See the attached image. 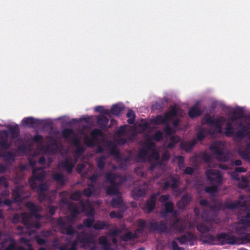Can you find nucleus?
<instances>
[{
  "label": "nucleus",
  "instance_id": "23",
  "mask_svg": "<svg viewBox=\"0 0 250 250\" xmlns=\"http://www.w3.org/2000/svg\"><path fill=\"white\" fill-rule=\"evenodd\" d=\"M22 192V188L19 187L15 188L13 190V196L15 202H19L22 200L23 198Z\"/></svg>",
  "mask_w": 250,
  "mask_h": 250
},
{
  "label": "nucleus",
  "instance_id": "15",
  "mask_svg": "<svg viewBox=\"0 0 250 250\" xmlns=\"http://www.w3.org/2000/svg\"><path fill=\"white\" fill-rule=\"evenodd\" d=\"M208 216L209 214L206 211H204L201 216L203 223L197 226L198 230L202 233L208 232L211 227L213 219Z\"/></svg>",
  "mask_w": 250,
  "mask_h": 250
},
{
  "label": "nucleus",
  "instance_id": "55",
  "mask_svg": "<svg viewBox=\"0 0 250 250\" xmlns=\"http://www.w3.org/2000/svg\"><path fill=\"white\" fill-rule=\"evenodd\" d=\"M184 224H183V223H181V226L180 227H177V229H178V230L179 231H182L183 230H184Z\"/></svg>",
  "mask_w": 250,
  "mask_h": 250
},
{
  "label": "nucleus",
  "instance_id": "35",
  "mask_svg": "<svg viewBox=\"0 0 250 250\" xmlns=\"http://www.w3.org/2000/svg\"><path fill=\"white\" fill-rule=\"evenodd\" d=\"M126 115L128 118V123L130 124L133 123L135 118L134 112L132 110H129Z\"/></svg>",
  "mask_w": 250,
  "mask_h": 250
},
{
  "label": "nucleus",
  "instance_id": "50",
  "mask_svg": "<svg viewBox=\"0 0 250 250\" xmlns=\"http://www.w3.org/2000/svg\"><path fill=\"white\" fill-rule=\"evenodd\" d=\"M241 181L243 182V185L241 186L242 188H244L248 185V181L245 177H242L241 178Z\"/></svg>",
  "mask_w": 250,
  "mask_h": 250
},
{
  "label": "nucleus",
  "instance_id": "59",
  "mask_svg": "<svg viewBox=\"0 0 250 250\" xmlns=\"http://www.w3.org/2000/svg\"><path fill=\"white\" fill-rule=\"evenodd\" d=\"M11 202L10 200H5L4 201V204L5 205H10L11 204Z\"/></svg>",
  "mask_w": 250,
  "mask_h": 250
},
{
  "label": "nucleus",
  "instance_id": "62",
  "mask_svg": "<svg viewBox=\"0 0 250 250\" xmlns=\"http://www.w3.org/2000/svg\"><path fill=\"white\" fill-rule=\"evenodd\" d=\"M3 217L2 213L1 210H0V218Z\"/></svg>",
  "mask_w": 250,
  "mask_h": 250
},
{
  "label": "nucleus",
  "instance_id": "51",
  "mask_svg": "<svg viewBox=\"0 0 250 250\" xmlns=\"http://www.w3.org/2000/svg\"><path fill=\"white\" fill-rule=\"evenodd\" d=\"M193 171V168L190 167H187L185 169H184V173L188 174H191Z\"/></svg>",
  "mask_w": 250,
  "mask_h": 250
},
{
  "label": "nucleus",
  "instance_id": "31",
  "mask_svg": "<svg viewBox=\"0 0 250 250\" xmlns=\"http://www.w3.org/2000/svg\"><path fill=\"white\" fill-rule=\"evenodd\" d=\"M246 171V169L243 167H236L234 171L229 172L231 177L234 179H238V172H243Z\"/></svg>",
  "mask_w": 250,
  "mask_h": 250
},
{
  "label": "nucleus",
  "instance_id": "30",
  "mask_svg": "<svg viewBox=\"0 0 250 250\" xmlns=\"http://www.w3.org/2000/svg\"><path fill=\"white\" fill-rule=\"evenodd\" d=\"M191 199L190 196L185 195L180 201L178 204V206L180 208H184L189 203Z\"/></svg>",
  "mask_w": 250,
  "mask_h": 250
},
{
  "label": "nucleus",
  "instance_id": "47",
  "mask_svg": "<svg viewBox=\"0 0 250 250\" xmlns=\"http://www.w3.org/2000/svg\"><path fill=\"white\" fill-rule=\"evenodd\" d=\"M215 238L214 236L208 234L207 236L206 241L210 243H214Z\"/></svg>",
  "mask_w": 250,
  "mask_h": 250
},
{
  "label": "nucleus",
  "instance_id": "39",
  "mask_svg": "<svg viewBox=\"0 0 250 250\" xmlns=\"http://www.w3.org/2000/svg\"><path fill=\"white\" fill-rule=\"evenodd\" d=\"M201 156L205 161H206V162L210 163L209 166V167H210L212 165L211 163H212L211 157L206 153H204L203 154H202Z\"/></svg>",
  "mask_w": 250,
  "mask_h": 250
},
{
  "label": "nucleus",
  "instance_id": "42",
  "mask_svg": "<svg viewBox=\"0 0 250 250\" xmlns=\"http://www.w3.org/2000/svg\"><path fill=\"white\" fill-rule=\"evenodd\" d=\"M105 160V158L104 156L101 157L98 159L97 165L99 168H102L104 167Z\"/></svg>",
  "mask_w": 250,
  "mask_h": 250
},
{
  "label": "nucleus",
  "instance_id": "17",
  "mask_svg": "<svg viewBox=\"0 0 250 250\" xmlns=\"http://www.w3.org/2000/svg\"><path fill=\"white\" fill-rule=\"evenodd\" d=\"M94 222L93 218H88L84 221L83 224L87 228H90L93 225V228L95 229H103L108 227V224L106 222L99 221L95 223Z\"/></svg>",
  "mask_w": 250,
  "mask_h": 250
},
{
  "label": "nucleus",
  "instance_id": "27",
  "mask_svg": "<svg viewBox=\"0 0 250 250\" xmlns=\"http://www.w3.org/2000/svg\"><path fill=\"white\" fill-rule=\"evenodd\" d=\"M201 113L198 107V103L193 106L188 111V115L190 118H194L198 116Z\"/></svg>",
  "mask_w": 250,
  "mask_h": 250
},
{
  "label": "nucleus",
  "instance_id": "21",
  "mask_svg": "<svg viewBox=\"0 0 250 250\" xmlns=\"http://www.w3.org/2000/svg\"><path fill=\"white\" fill-rule=\"evenodd\" d=\"M157 195H153L147 200L146 205L142 208L146 211L149 212L152 211L155 206Z\"/></svg>",
  "mask_w": 250,
  "mask_h": 250
},
{
  "label": "nucleus",
  "instance_id": "64",
  "mask_svg": "<svg viewBox=\"0 0 250 250\" xmlns=\"http://www.w3.org/2000/svg\"><path fill=\"white\" fill-rule=\"evenodd\" d=\"M249 201L250 202V197H249Z\"/></svg>",
  "mask_w": 250,
  "mask_h": 250
},
{
  "label": "nucleus",
  "instance_id": "49",
  "mask_svg": "<svg viewBox=\"0 0 250 250\" xmlns=\"http://www.w3.org/2000/svg\"><path fill=\"white\" fill-rule=\"evenodd\" d=\"M165 131L168 136L171 135L174 132L173 130H172L169 126H167Z\"/></svg>",
  "mask_w": 250,
  "mask_h": 250
},
{
  "label": "nucleus",
  "instance_id": "4",
  "mask_svg": "<svg viewBox=\"0 0 250 250\" xmlns=\"http://www.w3.org/2000/svg\"><path fill=\"white\" fill-rule=\"evenodd\" d=\"M162 138V133L158 131L154 134L150 133L145 136V141L142 144L138 153L139 160L148 161L151 163L152 170L162 167V162L159 159L158 151L156 149L154 141H159Z\"/></svg>",
  "mask_w": 250,
  "mask_h": 250
},
{
  "label": "nucleus",
  "instance_id": "2",
  "mask_svg": "<svg viewBox=\"0 0 250 250\" xmlns=\"http://www.w3.org/2000/svg\"><path fill=\"white\" fill-rule=\"evenodd\" d=\"M70 216L65 219L60 218L57 223L62 233L66 235L54 239L52 245L54 249L59 250H77L78 245L87 248L90 244L94 243L95 236L87 233L83 225L78 227V232L74 230L71 225L76 220L78 214L83 211L88 216H93L94 214L92 205L88 202L85 204L81 202L79 205L71 204L68 206Z\"/></svg>",
  "mask_w": 250,
  "mask_h": 250
},
{
  "label": "nucleus",
  "instance_id": "28",
  "mask_svg": "<svg viewBox=\"0 0 250 250\" xmlns=\"http://www.w3.org/2000/svg\"><path fill=\"white\" fill-rule=\"evenodd\" d=\"M146 190V185L145 184L142 188H135L132 192V196L134 198L142 196L144 194Z\"/></svg>",
  "mask_w": 250,
  "mask_h": 250
},
{
  "label": "nucleus",
  "instance_id": "37",
  "mask_svg": "<svg viewBox=\"0 0 250 250\" xmlns=\"http://www.w3.org/2000/svg\"><path fill=\"white\" fill-rule=\"evenodd\" d=\"M54 179L60 184H62L64 182V178L62 175L61 173H55L53 175Z\"/></svg>",
  "mask_w": 250,
  "mask_h": 250
},
{
  "label": "nucleus",
  "instance_id": "60",
  "mask_svg": "<svg viewBox=\"0 0 250 250\" xmlns=\"http://www.w3.org/2000/svg\"><path fill=\"white\" fill-rule=\"evenodd\" d=\"M5 168L4 167L0 165V172H2L4 170Z\"/></svg>",
  "mask_w": 250,
  "mask_h": 250
},
{
  "label": "nucleus",
  "instance_id": "14",
  "mask_svg": "<svg viewBox=\"0 0 250 250\" xmlns=\"http://www.w3.org/2000/svg\"><path fill=\"white\" fill-rule=\"evenodd\" d=\"M224 144L220 142L213 143L210 149L213 157L220 161H226L228 159L227 155L224 152Z\"/></svg>",
  "mask_w": 250,
  "mask_h": 250
},
{
  "label": "nucleus",
  "instance_id": "48",
  "mask_svg": "<svg viewBox=\"0 0 250 250\" xmlns=\"http://www.w3.org/2000/svg\"><path fill=\"white\" fill-rule=\"evenodd\" d=\"M84 167L85 165L84 164L78 165L76 167V170L78 172L81 173L84 169Z\"/></svg>",
  "mask_w": 250,
  "mask_h": 250
},
{
  "label": "nucleus",
  "instance_id": "10",
  "mask_svg": "<svg viewBox=\"0 0 250 250\" xmlns=\"http://www.w3.org/2000/svg\"><path fill=\"white\" fill-rule=\"evenodd\" d=\"M26 206L30 210L31 214L26 213L22 214L21 219L23 223L27 227L39 228L40 226V223L38 221L40 216L37 212L39 211L41 208L35 206L31 202L27 203Z\"/></svg>",
  "mask_w": 250,
  "mask_h": 250
},
{
  "label": "nucleus",
  "instance_id": "13",
  "mask_svg": "<svg viewBox=\"0 0 250 250\" xmlns=\"http://www.w3.org/2000/svg\"><path fill=\"white\" fill-rule=\"evenodd\" d=\"M137 226L138 228L135 233L130 231L127 232L122 237V239L126 241L139 236V233L145 228L148 227L150 229H157V223L154 221H151L148 223H146L144 220H139L137 222Z\"/></svg>",
  "mask_w": 250,
  "mask_h": 250
},
{
  "label": "nucleus",
  "instance_id": "26",
  "mask_svg": "<svg viewBox=\"0 0 250 250\" xmlns=\"http://www.w3.org/2000/svg\"><path fill=\"white\" fill-rule=\"evenodd\" d=\"M38 122V120L35 119L32 117H28L24 118L21 121V124L24 126L32 127L35 124H37Z\"/></svg>",
  "mask_w": 250,
  "mask_h": 250
},
{
  "label": "nucleus",
  "instance_id": "16",
  "mask_svg": "<svg viewBox=\"0 0 250 250\" xmlns=\"http://www.w3.org/2000/svg\"><path fill=\"white\" fill-rule=\"evenodd\" d=\"M206 175L208 180L213 184L219 185L222 181V176L219 172L211 168L206 171Z\"/></svg>",
  "mask_w": 250,
  "mask_h": 250
},
{
  "label": "nucleus",
  "instance_id": "6",
  "mask_svg": "<svg viewBox=\"0 0 250 250\" xmlns=\"http://www.w3.org/2000/svg\"><path fill=\"white\" fill-rule=\"evenodd\" d=\"M226 122V119L223 117L214 118L209 115H206L203 120V124H207L210 129L209 130L204 129H201L197 133V139L193 140L191 142H182L181 143V147L186 151H189L196 143L197 140L201 141L207 134L214 136L216 134L221 133L223 125Z\"/></svg>",
  "mask_w": 250,
  "mask_h": 250
},
{
  "label": "nucleus",
  "instance_id": "19",
  "mask_svg": "<svg viewBox=\"0 0 250 250\" xmlns=\"http://www.w3.org/2000/svg\"><path fill=\"white\" fill-rule=\"evenodd\" d=\"M200 205L204 207V209H209V214L213 213L216 211L221 208L222 204L219 201H215L212 205H209L206 200H202L200 202Z\"/></svg>",
  "mask_w": 250,
  "mask_h": 250
},
{
  "label": "nucleus",
  "instance_id": "22",
  "mask_svg": "<svg viewBox=\"0 0 250 250\" xmlns=\"http://www.w3.org/2000/svg\"><path fill=\"white\" fill-rule=\"evenodd\" d=\"M169 198V196L167 195H163L160 198V201L162 203H165V208L167 212H172L173 208V205L171 202L167 201Z\"/></svg>",
  "mask_w": 250,
  "mask_h": 250
},
{
  "label": "nucleus",
  "instance_id": "41",
  "mask_svg": "<svg viewBox=\"0 0 250 250\" xmlns=\"http://www.w3.org/2000/svg\"><path fill=\"white\" fill-rule=\"evenodd\" d=\"M82 193L80 191H76L71 194V199L74 200H79L81 199Z\"/></svg>",
  "mask_w": 250,
  "mask_h": 250
},
{
  "label": "nucleus",
  "instance_id": "52",
  "mask_svg": "<svg viewBox=\"0 0 250 250\" xmlns=\"http://www.w3.org/2000/svg\"><path fill=\"white\" fill-rule=\"evenodd\" d=\"M20 219L21 217L18 214H15L13 216L12 222L14 223H16L20 220Z\"/></svg>",
  "mask_w": 250,
  "mask_h": 250
},
{
  "label": "nucleus",
  "instance_id": "45",
  "mask_svg": "<svg viewBox=\"0 0 250 250\" xmlns=\"http://www.w3.org/2000/svg\"><path fill=\"white\" fill-rule=\"evenodd\" d=\"M95 110L96 111H100L103 114L108 115L109 113V111L108 110H104L103 106H97L95 108Z\"/></svg>",
  "mask_w": 250,
  "mask_h": 250
},
{
  "label": "nucleus",
  "instance_id": "40",
  "mask_svg": "<svg viewBox=\"0 0 250 250\" xmlns=\"http://www.w3.org/2000/svg\"><path fill=\"white\" fill-rule=\"evenodd\" d=\"M217 191V188L216 186L208 187L206 188V192L212 195H214Z\"/></svg>",
  "mask_w": 250,
  "mask_h": 250
},
{
  "label": "nucleus",
  "instance_id": "44",
  "mask_svg": "<svg viewBox=\"0 0 250 250\" xmlns=\"http://www.w3.org/2000/svg\"><path fill=\"white\" fill-rule=\"evenodd\" d=\"M36 240L39 245H43L47 241V239L45 238H42L39 236L36 237Z\"/></svg>",
  "mask_w": 250,
  "mask_h": 250
},
{
  "label": "nucleus",
  "instance_id": "25",
  "mask_svg": "<svg viewBox=\"0 0 250 250\" xmlns=\"http://www.w3.org/2000/svg\"><path fill=\"white\" fill-rule=\"evenodd\" d=\"M194 235L191 233H188L184 234L180 238L177 239L179 240L180 243L184 244L188 242H190L195 239Z\"/></svg>",
  "mask_w": 250,
  "mask_h": 250
},
{
  "label": "nucleus",
  "instance_id": "61",
  "mask_svg": "<svg viewBox=\"0 0 250 250\" xmlns=\"http://www.w3.org/2000/svg\"><path fill=\"white\" fill-rule=\"evenodd\" d=\"M39 250H46V248L42 247V248H40Z\"/></svg>",
  "mask_w": 250,
  "mask_h": 250
},
{
  "label": "nucleus",
  "instance_id": "34",
  "mask_svg": "<svg viewBox=\"0 0 250 250\" xmlns=\"http://www.w3.org/2000/svg\"><path fill=\"white\" fill-rule=\"evenodd\" d=\"M10 131L12 133V137L14 138L19 134V128L17 125L10 126L9 127Z\"/></svg>",
  "mask_w": 250,
  "mask_h": 250
},
{
  "label": "nucleus",
  "instance_id": "12",
  "mask_svg": "<svg viewBox=\"0 0 250 250\" xmlns=\"http://www.w3.org/2000/svg\"><path fill=\"white\" fill-rule=\"evenodd\" d=\"M121 231L117 228L110 230L107 234V236H102L99 238V243L102 246L104 250H115L118 243L116 237L118 236Z\"/></svg>",
  "mask_w": 250,
  "mask_h": 250
},
{
  "label": "nucleus",
  "instance_id": "24",
  "mask_svg": "<svg viewBox=\"0 0 250 250\" xmlns=\"http://www.w3.org/2000/svg\"><path fill=\"white\" fill-rule=\"evenodd\" d=\"M8 133L6 131H0V146L2 148H7L9 145L7 142Z\"/></svg>",
  "mask_w": 250,
  "mask_h": 250
},
{
  "label": "nucleus",
  "instance_id": "56",
  "mask_svg": "<svg viewBox=\"0 0 250 250\" xmlns=\"http://www.w3.org/2000/svg\"><path fill=\"white\" fill-rule=\"evenodd\" d=\"M242 164V162L240 160H236L235 162H234V164L236 165V166H240Z\"/></svg>",
  "mask_w": 250,
  "mask_h": 250
},
{
  "label": "nucleus",
  "instance_id": "1",
  "mask_svg": "<svg viewBox=\"0 0 250 250\" xmlns=\"http://www.w3.org/2000/svg\"><path fill=\"white\" fill-rule=\"evenodd\" d=\"M148 123L145 120H141L135 125L134 130L132 133V136H129L127 133V127L123 126L119 128L114 136V142L111 143L105 142L103 140L102 132L100 129H96L93 130L88 136L84 133L81 135H76L71 129H65L62 132L63 137L69 141L76 147L75 152L74 154V162L71 157H67L62 162L59 167L63 169L70 173L77 161L78 158L82 155L84 151V147L80 145L81 140L83 139L84 143L89 146H97V152L99 153L104 150L111 155H114L118 160L120 159V153L115 146L123 145L127 142V140H131L136 133L142 132L145 130H148Z\"/></svg>",
  "mask_w": 250,
  "mask_h": 250
},
{
  "label": "nucleus",
  "instance_id": "5",
  "mask_svg": "<svg viewBox=\"0 0 250 250\" xmlns=\"http://www.w3.org/2000/svg\"><path fill=\"white\" fill-rule=\"evenodd\" d=\"M37 149L34 154L29 158L30 164L34 166L36 160H39V163L43 165L45 163L46 158L49 155L60 152L62 154V146L56 140L51 139L46 141V146H44V140L42 137L39 135H36L33 139Z\"/></svg>",
  "mask_w": 250,
  "mask_h": 250
},
{
  "label": "nucleus",
  "instance_id": "9",
  "mask_svg": "<svg viewBox=\"0 0 250 250\" xmlns=\"http://www.w3.org/2000/svg\"><path fill=\"white\" fill-rule=\"evenodd\" d=\"M45 176V173L42 168L33 169V176L29 179V182L32 188H37V191L39 193V198L40 201L47 199L48 197L45 195L44 191L48 188L47 184H41L37 187V183H39L42 179Z\"/></svg>",
  "mask_w": 250,
  "mask_h": 250
},
{
  "label": "nucleus",
  "instance_id": "58",
  "mask_svg": "<svg viewBox=\"0 0 250 250\" xmlns=\"http://www.w3.org/2000/svg\"><path fill=\"white\" fill-rule=\"evenodd\" d=\"M194 213L196 214L197 216H198L199 213V210L198 208H194Z\"/></svg>",
  "mask_w": 250,
  "mask_h": 250
},
{
  "label": "nucleus",
  "instance_id": "33",
  "mask_svg": "<svg viewBox=\"0 0 250 250\" xmlns=\"http://www.w3.org/2000/svg\"><path fill=\"white\" fill-rule=\"evenodd\" d=\"M170 142L167 145V148H171L174 146L175 144L180 141V138L177 136H173L170 138Z\"/></svg>",
  "mask_w": 250,
  "mask_h": 250
},
{
  "label": "nucleus",
  "instance_id": "46",
  "mask_svg": "<svg viewBox=\"0 0 250 250\" xmlns=\"http://www.w3.org/2000/svg\"><path fill=\"white\" fill-rule=\"evenodd\" d=\"M110 217L112 218H120L122 217V215L120 212H116L115 211H112L110 213Z\"/></svg>",
  "mask_w": 250,
  "mask_h": 250
},
{
  "label": "nucleus",
  "instance_id": "3",
  "mask_svg": "<svg viewBox=\"0 0 250 250\" xmlns=\"http://www.w3.org/2000/svg\"><path fill=\"white\" fill-rule=\"evenodd\" d=\"M225 208L233 209L241 207L245 210L246 215L242 217L240 222L232 226V232H235L239 237H237L231 233H222L218 234L217 240L221 245H240L250 240V234L244 233L246 229L250 226V209L243 196L240 197L239 200L235 202L228 201L225 203Z\"/></svg>",
  "mask_w": 250,
  "mask_h": 250
},
{
  "label": "nucleus",
  "instance_id": "20",
  "mask_svg": "<svg viewBox=\"0 0 250 250\" xmlns=\"http://www.w3.org/2000/svg\"><path fill=\"white\" fill-rule=\"evenodd\" d=\"M178 182L177 176H169L168 178L164 180L161 184L163 189H166L168 187L176 188Z\"/></svg>",
  "mask_w": 250,
  "mask_h": 250
},
{
  "label": "nucleus",
  "instance_id": "43",
  "mask_svg": "<svg viewBox=\"0 0 250 250\" xmlns=\"http://www.w3.org/2000/svg\"><path fill=\"white\" fill-rule=\"evenodd\" d=\"M168 245L172 247L173 250H184L183 248L178 247L177 243L175 241L169 242Z\"/></svg>",
  "mask_w": 250,
  "mask_h": 250
},
{
  "label": "nucleus",
  "instance_id": "57",
  "mask_svg": "<svg viewBox=\"0 0 250 250\" xmlns=\"http://www.w3.org/2000/svg\"><path fill=\"white\" fill-rule=\"evenodd\" d=\"M219 167L222 169H228V167H227V166L225 165V164H221L220 166H219Z\"/></svg>",
  "mask_w": 250,
  "mask_h": 250
},
{
  "label": "nucleus",
  "instance_id": "11",
  "mask_svg": "<svg viewBox=\"0 0 250 250\" xmlns=\"http://www.w3.org/2000/svg\"><path fill=\"white\" fill-rule=\"evenodd\" d=\"M0 250H33L29 240L21 238L20 244L10 236L7 238L0 244Z\"/></svg>",
  "mask_w": 250,
  "mask_h": 250
},
{
  "label": "nucleus",
  "instance_id": "7",
  "mask_svg": "<svg viewBox=\"0 0 250 250\" xmlns=\"http://www.w3.org/2000/svg\"><path fill=\"white\" fill-rule=\"evenodd\" d=\"M124 181V178L119 175L117 176L114 173H109L106 175V182L109 184L108 187H105L106 193L109 195L116 196V198L113 199L111 203V205L114 208H121L124 206L117 185Z\"/></svg>",
  "mask_w": 250,
  "mask_h": 250
},
{
  "label": "nucleus",
  "instance_id": "54",
  "mask_svg": "<svg viewBox=\"0 0 250 250\" xmlns=\"http://www.w3.org/2000/svg\"><path fill=\"white\" fill-rule=\"evenodd\" d=\"M55 210H56V208L54 207H53V206L50 207L49 209V213L51 215H52L54 214Z\"/></svg>",
  "mask_w": 250,
  "mask_h": 250
},
{
  "label": "nucleus",
  "instance_id": "36",
  "mask_svg": "<svg viewBox=\"0 0 250 250\" xmlns=\"http://www.w3.org/2000/svg\"><path fill=\"white\" fill-rule=\"evenodd\" d=\"M238 153L244 158H249L250 157V152L248 148L246 149L244 151L242 149H239L238 150Z\"/></svg>",
  "mask_w": 250,
  "mask_h": 250
},
{
  "label": "nucleus",
  "instance_id": "63",
  "mask_svg": "<svg viewBox=\"0 0 250 250\" xmlns=\"http://www.w3.org/2000/svg\"><path fill=\"white\" fill-rule=\"evenodd\" d=\"M48 162H49V163H50V162H51V161L50 160V158H48Z\"/></svg>",
  "mask_w": 250,
  "mask_h": 250
},
{
  "label": "nucleus",
  "instance_id": "38",
  "mask_svg": "<svg viewBox=\"0 0 250 250\" xmlns=\"http://www.w3.org/2000/svg\"><path fill=\"white\" fill-rule=\"evenodd\" d=\"M174 161H177L180 169L184 168V158L182 156H176L174 158Z\"/></svg>",
  "mask_w": 250,
  "mask_h": 250
},
{
  "label": "nucleus",
  "instance_id": "53",
  "mask_svg": "<svg viewBox=\"0 0 250 250\" xmlns=\"http://www.w3.org/2000/svg\"><path fill=\"white\" fill-rule=\"evenodd\" d=\"M169 154L167 151H166L163 154L162 161H166L169 158Z\"/></svg>",
  "mask_w": 250,
  "mask_h": 250
},
{
  "label": "nucleus",
  "instance_id": "8",
  "mask_svg": "<svg viewBox=\"0 0 250 250\" xmlns=\"http://www.w3.org/2000/svg\"><path fill=\"white\" fill-rule=\"evenodd\" d=\"M183 111L177 106H171L165 116H157L152 120L155 124H167L172 123L174 127L178 125L179 118L183 116Z\"/></svg>",
  "mask_w": 250,
  "mask_h": 250
},
{
  "label": "nucleus",
  "instance_id": "18",
  "mask_svg": "<svg viewBox=\"0 0 250 250\" xmlns=\"http://www.w3.org/2000/svg\"><path fill=\"white\" fill-rule=\"evenodd\" d=\"M97 177V176L96 174H94L90 177V180L92 184H89L88 187L84 189L83 193L85 196L89 197L92 194L96 195L98 193V190L94 188Z\"/></svg>",
  "mask_w": 250,
  "mask_h": 250
},
{
  "label": "nucleus",
  "instance_id": "32",
  "mask_svg": "<svg viewBox=\"0 0 250 250\" xmlns=\"http://www.w3.org/2000/svg\"><path fill=\"white\" fill-rule=\"evenodd\" d=\"M97 122L99 125L105 126L107 124L108 120L104 115H100L98 117Z\"/></svg>",
  "mask_w": 250,
  "mask_h": 250
},
{
  "label": "nucleus",
  "instance_id": "29",
  "mask_svg": "<svg viewBox=\"0 0 250 250\" xmlns=\"http://www.w3.org/2000/svg\"><path fill=\"white\" fill-rule=\"evenodd\" d=\"M124 109V106L121 104H117L112 106L111 112L113 115H119Z\"/></svg>",
  "mask_w": 250,
  "mask_h": 250
}]
</instances>
